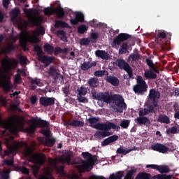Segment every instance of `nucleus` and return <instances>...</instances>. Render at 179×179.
Returning <instances> with one entry per match:
<instances>
[{
  "mask_svg": "<svg viewBox=\"0 0 179 179\" xmlns=\"http://www.w3.org/2000/svg\"><path fill=\"white\" fill-rule=\"evenodd\" d=\"M106 73H107V75L108 74V72H107L106 70L96 71L94 73V75L97 78H100L101 76H103V75H106Z\"/></svg>",
  "mask_w": 179,
  "mask_h": 179,
  "instance_id": "obj_50",
  "label": "nucleus"
},
{
  "mask_svg": "<svg viewBox=\"0 0 179 179\" xmlns=\"http://www.w3.org/2000/svg\"><path fill=\"white\" fill-rule=\"evenodd\" d=\"M32 171L34 177L37 178V176H38V171H40V166L37 165H33L32 166Z\"/></svg>",
  "mask_w": 179,
  "mask_h": 179,
  "instance_id": "obj_51",
  "label": "nucleus"
},
{
  "mask_svg": "<svg viewBox=\"0 0 179 179\" xmlns=\"http://www.w3.org/2000/svg\"><path fill=\"white\" fill-rule=\"evenodd\" d=\"M147 111H148V113H151L152 114H155L156 113V110L153 108V106H152V105H150L148 106V108L147 109Z\"/></svg>",
  "mask_w": 179,
  "mask_h": 179,
  "instance_id": "obj_63",
  "label": "nucleus"
},
{
  "mask_svg": "<svg viewBox=\"0 0 179 179\" xmlns=\"http://www.w3.org/2000/svg\"><path fill=\"white\" fill-rule=\"evenodd\" d=\"M20 148H22V145L20 143H17L16 141H15L11 145V149H13V152H16V150H18Z\"/></svg>",
  "mask_w": 179,
  "mask_h": 179,
  "instance_id": "obj_52",
  "label": "nucleus"
},
{
  "mask_svg": "<svg viewBox=\"0 0 179 179\" xmlns=\"http://www.w3.org/2000/svg\"><path fill=\"white\" fill-rule=\"evenodd\" d=\"M55 27L56 29H59L60 27L63 29H71L69 24L64 21L62 20H56L55 24Z\"/></svg>",
  "mask_w": 179,
  "mask_h": 179,
  "instance_id": "obj_30",
  "label": "nucleus"
},
{
  "mask_svg": "<svg viewBox=\"0 0 179 179\" xmlns=\"http://www.w3.org/2000/svg\"><path fill=\"white\" fill-rule=\"evenodd\" d=\"M95 55L98 58H101V59H108L110 55L106 50H98L95 51Z\"/></svg>",
  "mask_w": 179,
  "mask_h": 179,
  "instance_id": "obj_29",
  "label": "nucleus"
},
{
  "mask_svg": "<svg viewBox=\"0 0 179 179\" xmlns=\"http://www.w3.org/2000/svg\"><path fill=\"white\" fill-rule=\"evenodd\" d=\"M80 45H89L90 44V41L87 38H83L80 41Z\"/></svg>",
  "mask_w": 179,
  "mask_h": 179,
  "instance_id": "obj_55",
  "label": "nucleus"
},
{
  "mask_svg": "<svg viewBox=\"0 0 179 179\" xmlns=\"http://www.w3.org/2000/svg\"><path fill=\"white\" fill-rule=\"evenodd\" d=\"M106 125V129H99V131H97L94 136V138H96L97 139H103V138H106L107 136H110L111 135V133L109 131L110 129H120V126L115 125L113 122H107L105 123Z\"/></svg>",
  "mask_w": 179,
  "mask_h": 179,
  "instance_id": "obj_6",
  "label": "nucleus"
},
{
  "mask_svg": "<svg viewBox=\"0 0 179 179\" xmlns=\"http://www.w3.org/2000/svg\"><path fill=\"white\" fill-rule=\"evenodd\" d=\"M55 83H62L64 82V76L57 73L55 76Z\"/></svg>",
  "mask_w": 179,
  "mask_h": 179,
  "instance_id": "obj_47",
  "label": "nucleus"
},
{
  "mask_svg": "<svg viewBox=\"0 0 179 179\" xmlns=\"http://www.w3.org/2000/svg\"><path fill=\"white\" fill-rule=\"evenodd\" d=\"M14 163H15V161L13 160V159H5L3 161V164L5 166H13Z\"/></svg>",
  "mask_w": 179,
  "mask_h": 179,
  "instance_id": "obj_60",
  "label": "nucleus"
},
{
  "mask_svg": "<svg viewBox=\"0 0 179 179\" xmlns=\"http://www.w3.org/2000/svg\"><path fill=\"white\" fill-rule=\"evenodd\" d=\"M38 61L42 62V64H45V66H48L50 64L52 63V61L55 59V57H50L48 55H41L38 57Z\"/></svg>",
  "mask_w": 179,
  "mask_h": 179,
  "instance_id": "obj_21",
  "label": "nucleus"
},
{
  "mask_svg": "<svg viewBox=\"0 0 179 179\" xmlns=\"http://www.w3.org/2000/svg\"><path fill=\"white\" fill-rule=\"evenodd\" d=\"M27 41L32 44H36L40 43V39L37 38V36L30 37L24 36L20 38V43L22 47H26V45H27Z\"/></svg>",
  "mask_w": 179,
  "mask_h": 179,
  "instance_id": "obj_16",
  "label": "nucleus"
},
{
  "mask_svg": "<svg viewBox=\"0 0 179 179\" xmlns=\"http://www.w3.org/2000/svg\"><path fill=\"white\" fill-rule=\"evenodd\" d=\"M57 36H62L60 40L62 41H68V38H66V32L64 30H58L57 32Z\"/></svg>",
  "mask_w": 179,
  "mask_h": 179,
  "instance_id": "obj_40",
  "label": "nucleus"
},
{
  "mask_svg": "<svg viewBox=\"0 0 179 179\" xmlns=\"http://www.w3.org/2000/svg\"><path fill=\"white\" fill-rule=\"evenodd\" d=\"M29 88L31 90H36L37 86H41V81L38 78H29Z\"/></svg>",
  "mask_w": 179,
  "mask_h": 179,
  "instance_id": "obj_23",
  "label": "nucleus"
},
{
  "mask_svg": "<svg viewBox=\"0 0 179 179\" xmlns=\"http://www.w3.org/2000/svg\"><path fill=\"white\" fill-rule=\"evenodd\" d=\"M83 95H77V100L78 103H89L87 98L83 96Z\"/></svg>",
  "mask_w": 179,
  "mask_h": 179,
  "instance_id": "obj_53",
  "label": "nucleus"
},
{
  "mask_svg": "<svg viewBox=\"0 0 179 179\" xmlns=\"http://www.w3.org/2000/svg\"><path fill=\"white\" fill-rule=\"evenodd\" d=\"M28 20L29 24H31V26H39L38 30L41 34H44V33H45V29L41 26L43 22V18L41 17L31 16L28 18Z\"/></svg>",
  "mask_w": 179,
  "mask_h": 179,
  "instance_id": "obj_11",
  "label": "nucleus"
},
{
  "mask_svg": "<svg viewBox=\"0 0 179 179\" xmlns=\"http://www.w3.org/2000/svg\"><path fill=\"white\" fill-rule=\"evenodd\" d=\"M77 92V96H86V94H87V90L86 89V87H80L78 88Z\"/></svg>",
  "mask_w": 179,
  "mask_h": 179,
  "instance_id": "obj_43",
  "label": "nucleus"
},
{
  "mask_svg": "<svg viewBox=\"0 0 179 179\" xmlns=\"http://www.w3.org/2000/svg\"><path fill=\"white\" fill-rule=\"evenodd\" d=\"M106 80L108 83H110V85L113 86H120V80L115 76H108L106 78Z\"/></svg>",
  "mask_w": 179,
  "mask_h": 179,
  "instance_id": "obj_27",
  "label": "nucleus"
},
{
  "mask_svg": "<svg viewBox=\"0 0 179 179\" xmlns=\"http://www.w3.org/2000/svg\"><path fill=\"white\" fill-rule=\"evenodd\" d=\"M34 50L35 52H36L38 58L44 54V52H43V48H41V46H40V45H35L34 46Z\"/></svg>",
  "mask_w": 179,
  "mask_h": 179,
  "instance_id": "obj_38",
  "label": "nucleus"
},
{
  "mask_svg": "<svg viewBox=\"0 0 179 179\" xmlns=\"http://www.w3.org/2000/svg\"><path fill=\"white\" fill-rule=\"evenodd\" d=\"M135 122L137 125H146V124H150V120L145 116H140L135 119Z\"/></svg>",
  "mask_w": 179,
  "mask_h": 179,
  "instance_id": "obj_26",
  "label": "nucleus"
},
{
  "mask_svg": "<svg viewBox=\"0 0 179 179\" xmlns=\"http://www.w3.org/2000/svg\"><path fill=\"white\" fill-rule=\"evenodd\" d=\"M71 159L72 155L71 154H68L65 156L62 157L61 162H62V163H71Z\"/></svg>",
  "mask_w": 179,
  "mask_h": 179,
  "instance_id": "obj_44",
  "label": "nucleus"
},
{
  "mask_svg": "<svg viewBox=\"0 0 179 179\" xmlns=\"http://www.w3.org/2000/svg\"><path fill=\"white\" fill-rule=\"evenodd\" d=\"M89 24L90 26H91V27H97L99 26V24L97 23V20H93L92 21H90Z\"/></svg>",
  "mask_w": 179,
  "mask_h": 179,
  "instance_id": "obj_62",
  "label": "nucleus"
},
{
  "mask_svg": "<svg viewBox=\"0 0 179 179\" xmlns=\"http://www.w3.org/2000/svg\"><path fill=\"white\" fill-rule=\"evenodd\" d=\"M152 150H154V152H159V153H167L169 150H170V148L169 147L166 146L164 144L156 143L151 145Z\"/></svg>",
  "mask_w": 179,
  "mask_h": 179,
  "instance_id": "obj_18",
  "label": "nucleus"
},
{
  "mask_svg": "<svg viewBox=\"0 0 179 179\" xmlns=\"http://www.w3.org/2000/svg\"><path fill=\"white\" fill-rule=\"evenodd\" d=\"M54 13L56 14L57 17L59 19H62V17L65 16V10H64V8L61 6L55 8Z\"/></svg>",
  "mask_w": 179,
  "mask_h": 179,
  "instance_id": "obj_31",
  "label": "nucleus"
},
{
  "mask_svg": "<svg viewBox=\"0 0 179 179\" xmlns=\"http://www.w3.org/2000/svg\"><path fill=\"white\" fill-rule=\"evenodd\" d=\"M176 178V176L167 174H158L152 177L150 173L146 172H140L137 174L135 179H173Z\"/></svg>",
  "mask_w": 179,
  "mask_h": 179,
  "instance_id": "obj_8",
  "label": "nucleus"
},
{
  "mask_svg": "<svg viewBox=\"0 0 179 179\" xmlns=\"http://www.w3.org/2000/svg\"><path fill=\"white\" fill-rule=\"evenodd\" d=\"M157 122H161V124H170V117L166 115H159L157 118Z\"/></svg>",
  "mask_w": 179,
  "mask_h": 179,
  "instance_id": "obj_33",
  "label": "nucleus"
},
{
  "mask_svg": "<svg viewBox=\"0 0 179 179\" xmlns=\"http://www.w3.org/2000/svg\"><path fill=\"white\" fill-rule=\"evenodd\" d=\"M96 65L97 64L96 63V62H84L81 64V69L82 71H89L90 68H93V66H96Z\"/></svg>",
  "mask_w": 179,
  "mask_h": 179,
  "instance_id": "obj_28",
  "label": "nucleus"
},
{
  "mask_svg": "<svg viewBox=\"0 0 179 179\" xmlns=\"http://www.w3.org/2000/svg\"><path fill=\"white\" fill-rule=\"evenodd\" d=\"M56 140L55 138H49L46 141L47 146H54L55 144Z\"/></svg>",
  "mask_w": 179,
  "mask_h": 179,
  "instance_id": "obj_59",
  "label": "nucleus"
},
{
  "mask_svg": "<svg viewBox=\"0 0 179 179\" xmlns=\"http://www.w3.org/2000/svg\"><path fill=\"white\" fill-rule=\"evenodd\" d=\"M97 80H99V79L96 78H92L88 80L87 83L91 87H96L97 86L96 85H97Z\"/></svg>",
  "mask_w": 179,
  "mask_h": 179,
  "instance_id": "obj_45",
  "label": "nucleus"
},
{
  "mask_svg": "<svg viewBox=\"0 0 179 179\" xmlns=\"http://www.w3.org/2000/svg\"><path fill=\"white\" fill-rule=\"evenodd\" d=\"M132 150H134V149H129V150H125L122 148H117L116 152L117 155H128V153H130L131 152H132Z\"/></svg>",
  "mask_w": 179,
  "mask_h": 179,
  "instance_id": "obj_39",
  "label": "nucleus"
},
{
  "mask_svg": "<svg viewBox=\"0 0 179 179\" xmlns=\"http://www.w3.org/2000/svg\"><path fill=\"white\" fill-rule=\"evenodd\" d=\"M39 104L43 106V107H51V106L55 104V98L41 96L39 99Z\"/></svg>",
  "mask_w": 179,
  "mask_h": 179,
  "instance_id": "obj_17",
  "label": "nucleus"
},
{
  "mask_svg": "<svg viewBox=\"0 0 179 179\" xmlns=\"http://www.w3.org/2000/svg\"><path fill=\"white\" fill-rule=\"evenodd\" d=\"M166 37H167V34H166V32L164 31H161L159 33H158V34L157 35V38L156 40H159V38H166Z\"/></svg>",
  "mask_w": 179,
  "mask_h": 179,
  "instance_id": "obj_57",
  "label": "nucleus"
},
{
  "mask_svg": "<svg viewBox=\"0 0 179 179\" xmlns=\"http://www.w3.org/2000/svg\"><path fill=\"white\" fill-rule=\"evenodd\" d=\"M16 48L15 47V45L13 43H8L6 47L3 49V53L4 54H10L12 51H15V49Z\"/></svg>",
  "mask_w": 179,
  "mask_h": 179,
  "instance_id": "obj_35",
  "label": "nucleus"
},
{
  "mask_svg": "<svg viewBox=\"0 0 179 179\" xmlns=\"http://www.w3.org/2000/svg\"><path fill=\"white\" fill-rule=\"evenodd\" d=\"M118 138L117 135L109 136L101 142V146L104 147L110 145V143H113V142L118 141Z\"/></svg>",
  "mask_w": 179,
  "mask_h": 179,
  "instance_id": "obj_24",
  "label": "nucleus"
},
{
  "mask_svg": "<svg viewBox=\"0 0 179 179\" xmlns=\"http://www.w3.org/2000/svg\"><path fill=\"white\" fill-rule=\"evenodd\" d=\"M20 14V10L19 8H14L10 11L11 20H16V18Z\"/></svg>",
  "mask_w": 179,
  "mask_h": 179,
  "instance_id": "obj_37",
  "label": "nucleus"
},
{
  "mask_svg": "<svg viewBox=\"0 0 179 179\" xmlns=\"http://www.w3.org/2000/svg\"><path fill=\"white\" fill-rule=\"evenodd\" d=\"M10 78L9 76L2 74L0 73V85L2 86L3 89L6 92L10 90Z\"/></svg>",
  "mask_w": 179,
  "mask_h": 179,
  "instance_id": "obj_15",
  "label": "nucleus"
},
{
  "mask_svg": "<svg viewBox=\"0 0 179 179\" xmlns=\"http://www.w3.org/2000/svg\"><path fill=\"white\" fill-rule=\"evenodd\" d=\"M77 30L80 34H84L85 31H87V27L85 24L80 25Z\"/></svg>",
  "mask_w": 179,
  "mask_h": 179,
  "instance_id": "obj_48",
  "label": "nucleus"
},
{
  "mask_svg": "<svg viewBox=\"0 0 179 179\" xmlns=\"http://www.w3.org/2000/svg\"><path fill=\"white\" fill-rule=\"evenodd\" d=\"M53 167H54L55 170H56V171H57V173L60 177H62V178H69V175H67L65 173L64 165L58 166L56 164H55L53 165Z\"/></svg>",
  "mask_w": 179,
  "mask_h": 179,
  "instance_id": "obj_22",
  "label": "nucleus"
},
{
  "mask_svg": "<svg viewBox=\"0 0 179 179\" xmlns=\"http://www.w3.org/2000/svg\"><path fill=\"white\" fill-rule=\"evenodd\" d=\"M144 78H146V79H156L157 78V75L152 70L148 69L144 71Z\"/></svg>",
  "mask_w": 179,
  "mask_h": 179,
  "instance_id": "obj_32",
  "label": "nucleus"
},
{
  "mask_svg": "<svg viewBox=\"0 0 179 179\" xmlns=\"http://www.w3.org/2000/svg\"><path fill=\"white\" fill-rule=\"evenodd\" d=\"M87 121L90 124V127L94 129H106L107 125L106 123H99L100 119L99 117H89Z\"/></svg>",
  "mask_w": 179,
  "mask_h": 179,
  "instance_id": "obj_12",
  "label": "nucleus"
},
{
  "mask_svg": "<svg viewBox=\"0 0 179 179\" xmlns=\"http://www.w3.org/2000/svg\"><path fill=\"white\" fill-rule=\"evenodd\" d=\"M91 38L92 40H97V38H99V33L96 32H92L91 33Z\"/></svg>",
  "mask_w": 179,
  "mask_h": 179,
  "instance_id": "obj_64",
  "label": "nucleus"
},
{
  "mask_svg": "<svg viewBox=\"0 0 179 179\" xmlns=\"http://www.w3.org/2000/svg\"><path fill=\"white\" fill-rule=\"evenodd\" d=\"M31 159L34 164L43 166L45 163V155L43 154H34L31 156Z\"/></svg>",
  "mask_w": 179,
  "mask_h": 179,
  "instance_id": "obj_19",
  "label": "nucleus"
},
{
  "mask_svg": "<svg viewBox=\"0 0 179 179\" xmlns=\"http://www.w3.org/2000/svg\"><path fill=\"white\" fill-rule=\"evenodd\" d=\"M1 65L4 71L8 72V71H11V69H13L17 66V60L13 58H3L1 60Z\"/></svg>",
  "mask_w": 179,
  "mask_h": 179,
  "instance_id": "obj_10",
  "label": "nucleus"
},
{
  "mask_svg": "<svg viewBox=\"0 0 179 179\" xmlns=\"http://www.w3.org/2000/svg\"><path fill=\"white\" fill-rule=\"evenodd\" d=\"M92 97L94 100H98L99 101H103L106 103V104L111 103V99L113 95L110 94L109 92H99L97 94V92L95 89L92 90L91 91Z\"/></svg>",
  "mask_w": 179,
  "mask_h": 179,
  "instance_id": "obj_7",
  "label": "nucleus"
},
{
  "mask_svg": "<svg viewBox=\"0 0 179 179\" xmlns=\"http://www.w3.org/2000/svg\"><path fill=\"white\" fill-rule=\"evenodd\" d=\"M160 92L157 90H156V89L152 88L151 90H150V92H149V99L150 100H159V99H160Z\"/></svg>",
  "mask_w": 179,
  "mask_h": 179,
  "instance_id": "obj_25",
  "label": "nucleus"
},
{
  "mask_svg": "<svg viewBox=\"0 0 179 179\" xmlns=\"http://www.w3.org/2000/svg\"><path fill=\"white\" fill-rule=\"evenodd\" d=\"M147 169H152V170H157L161 174H167V173H170L171 169L167 165H156V164H148L146 166Z\"/></svg>",
  "mask_w": 179,
  "mask_h": 179,
  "instance_id": "obj_14",
  "label": "nucleus"
},
{
  "mask_svg": "<svg viewBox=\"0 0 179 179\" xmlns=\"http://www.w3.org/2000/svg\"><path fill=\"white\" fill-rule=\"evenodd\" d=\"M166 132L168 135H170V134H173V135H176V134H178L179 129H178V127L173 126L171 128L167 129Z\"/></svg>",
  "mask_w": 179,
  "mask_h": 179,
  "instance_id": "obj_41",
  "label": "nucleus"
},
{
  "mask_svg": "<svg viewBox=\"0 0 179 179\" xmlns=\"http://www.w3.org/2000/svg\"><path fill=\"white\" fill-rule=\"evenodd\" d=\"M152 107L155 109L156 111L160 110V106H159V103H157V99L152 101Z\"/></svg>",
  "mask_w": 179,
  "mask_h": 179,
  "instance_id": "obj_58",
  "label": "nucleus"
},
{
  "mask_svg": "<svg viewBox=\"0 0 179 179\" xmlns=\"http://www.w3.org/2000/svg\"><path fill=\"white\" fill-rule=\"evenodd\" d=\"M83 23L85 22V15L81 12H78L76 14V18H71L70 22L71 24L76 26L78 23Z\"/></svg>",
  "mask_w": 179,
  "mask_h": 179,
  "instance_id": "obj_20",
  "label": "nucleus"
},
{
  "mask_svg": "<svg viewBox=\"0 0 179 179\" xmlns=\"http://www.w3.org/2000/svg\"><path fill=\"white\" fill-rule=\"evenodd\" d=\"M111 103L115 104L113 107L115 113H124V110H127V103L124 98L120 94H113L111 99Z\"/></svg>",
  "mask_w": 179,
  "mask_h": 179,
  "instance_id": "obj_4",
  "label": "nucleus"
},
{
  "mask_svg": "<svg viewBox=\"0 0 179 179\" xmlns=\"http://www.w3.org/2000/svg\"><path fill=\"white\" fill-rule=\"evenodd\" d=\"M18 171H21L22 174H29V169L26 166H19Z\"/></svg>",
  "mask_w": 179,
  "mask_h": 179,
  "instance_id": "obj_56",
  "label": "nucleus"
},
{
  "mask_svg": "<svg viewBox=\"0 0 179 179\" xmlns=\"http://www.w3.org/2000/svg\"><path fill=\"white\" fill-rule=\"evenodd\" d=\"M67 125H70L71 127H78L80 128L85 127V122L74 120L70 123H68Z\"/></svg>",
  "mask_w": 179,
  "mask_h": 179,
  "instance_id": "obj_34",
  "label": "nucleus"
},
{
  "mask_svg": "<svg viewBox=\"0 0 179 179\" xmlns=\"http://www.w3.org/2000/svg\"><path fill=\"white\" fill-rule=\"evenodd\" d=\"M129 124H131V120H123L122 121V122L120 124V125L122 128H124V129H127V128H128V127H129Z\"/></svg>",
  "mask_w": 179,
  "mask_h": 179,
  "instance_id": "obj_49",
  "label": "nucleus"
},
{
  "mask_svg": "<svg viewBox=\"0 0 179 179\" xmlns=\"http://www.w3.org/2000/svg\"><path fill=\"white\" fill-rule=\"evenodd\" d=\"M141 58V55L139 54H131L129 56V59H131V62H136V61H139Z\"/></svg>",
  "mask_w": 179,
  "mask_h": 179,
  "instance_id": "obj_46",
  "label": "nucleus"
},
{
  "mask_svg": "<svg viewBox=\"0 0 179 179\" xmlns=\"http://www.w3.org/2000/svg\"><path fill=\"white\" fill-rule=\"evenodd\" d=\"M129 38H131V35L129 34L121 33L113 39L111 45L113 48H116L117 45H121V43H123V41H126V40Z\"/></svg>",
  "mask_w": 179,
  "mask_h": 179,
  "instance_id": "obj_13",
  "label": "nucleus"
},
{
  "mask_svg": "<svg viewBox=\"0 0 179 179\" xmlns=\"http://www.w3.org/2000/svg\"><path fill=\"white\" fill-rule=\"evenodd\" d=\"M57 73H57V69H55L54 66H50L48 71V75L50 76H55Z\"/></svg>",
  "mask_w": 179,
  "mask_h": 179,
  "instance_id": "obj_54",
  "label": "nucleus"
},
{
  "mask_svg": "<svg viewBox=\"0 0 179 179\" xmlns=\"http://www.w3.org/2000/svg\"><path fill=\"white\" fill-rule=\"evenodd\" d=\"M43 49L45 52L52 55V52H54V46L51 45L50 43H45L43 45Z\"/></svg>",
  "mask_w": 179,
  "mask_h": 179,
  "instance_id": "obj_36",
  "label": "nucleus"
},
{
  "mask_svg": "<svg viewBox=\"0 0 179 179\" xmlns=\"http://www.w3.org/2000/svg\"><path fill=\"white\" fill-rule=\"evenodd\" d=\"M135 174H136V169L128 170L125 176L124 171H119L110 175L109 178H106L104 176L92 175L89 179H135Z\"/></svg>",
  "mask_w": 179,
  "mask_h": 179,
  "instance_id": "obj_2",
  "label": "nucleus"
},
{
  "mask_svg": "<svg viewBox=\"0 0 179 179\" xmlns=\"http://www.w3.org/2000/svg\"><path fill=\"white\" fill-rule=\"evenodd\" d=\"M82 156L87 160L85 161L82 159L81 165L79 166L78 169L80 171H87L90 167L94 166V162H97V158L96 157V155L93 156L89 152H82Z\"/></svg>",
  "mask_w": 179,
  "mask_h": 179,
  "instance_id": "obj_3",
  "label": "nucleus"
},
{
  "mask_svg": "<svg viewBox=\"0 0 179 179\" xmlns=\"http://www.w3.org/2000/svg\"><path fill=\"white\" fill-rule=\"evenodd\" d=\"M116 65L118 66L120 69H123V71H125L129 76V78H132L134 76V71H132V67L128 64V62H126V61L123 59H117L116 60Z\"/></svg>",
  "mask_w": 179,
  "mask_h": 179,
  "instance_id": "obj_9",
  "label": "nucleus"
},
{
  "mask_svg": "<svg viewBox=\"0 0 179 179\" xmlns=\"http://www.w3.org/2000/svg\"><path fill=\"white\" fill-rule=\"evenodd\" d=\"M148 83L143 80V77L138 76L136 79V85L133 87V90L136 94L143 96L148 92Z\"/></svg>",
  "mask_w": 179,
  "mask_h": 179,
  "instance_id": "obj_5",
  "label": "nucleus"
},
{
  "mask_svg": "<svg viewBox=\"0 0 179 179\" xmlns=\"http://www.w3.org/2000/svg\"><path fill=\"white\" fill-rule=\"evenodd\" d=\"M145 61L147 62V65L150 66V69H152V68H155V64H153V61L152 59H146Z\"/></svg>",
  "mask_w": 179,
  "mask_h": 179,
  "instance_id": "obj_61",
  "label": "nucleus"
},
{
  "mask_svg": "<svg viewBox=\"0 0 179 179\" xmlns=\"http://www.w3.org/2000/svg\"><path fill=\"white\" fill-rule=\"evenodd\" d=\"M32 124L24 128V119L22 117H13L9 122L2 120L0 115V127L8 128L10 134H17L19 131L24 132L25 134H34L37 128H48L50 123L47 120L41 119L31 120Z\"/></svg>",
  "mask_w": 179,
  "mask_h": 179,
  "instance_id": "obj_1",
  "label": "nucleus"
},
{
  "mask_svg": "<svg viewBox=\"0 0 179 179\" xmlns=\"http://www.w3.org/2000/svg\"><path fill=\"white\" fill-rule=\"evenodd\" d=\"M54 10L55 8L47 7L43 9V13L45 16H51L52 15H54Z\"/></svg>",
  "mask_w": 179,
  "mask_h": 179,
  "instance_id": "obj_42",
  "label": "nucleus"
}]
</instances>
